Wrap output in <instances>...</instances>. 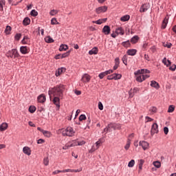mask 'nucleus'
<instances>
[{"instance_id":"f257e3e1","label":"nucleus","mask_w":176,"mask_h":176,"mask_svg":"<svg viewBox=\"0 0 176 176\" xmlns=\"http://www.w3.org/2000/svg\"><path fill=\"white\" fill-rule=\"evenodd\" d=\"M64 93V85H56V87L50 89L48 91V94L50 97L52 94L54 96V97H63Z\"/></svg>"},{"instance_id":"f03ea898","label":"nucleus","mask_w":176,"mask_h":176,"mask_svg":"<svg viewBox=\"0 0 176 176\" xmlns=\"http://www.w3.org/2000/svg\"><path fill=\"white\" fill-rule=\"evenodd\" d=\"M62 135L63 137H74L75 135V131L74 128L71 126H67L65 129H62Z\"/></svg>"},{"instance_id":"7ed1b4c3","label":"nucleus","mask_w":176,"mask_h":176,"mask_svg":"<svg viewBox=\"0 0 176 176\" xmlns=\"http://www.w3.org/2000/svg\"><path fill=\"white\" fill-rule=\"evenodd\" d=\"M6 56L7 57H10V58H17L20 57V54H19V52L16 49H12L11 50H9L6 53Z\"/></svg>"},{"instance_id":"20e7f679","label":"nucleus","mask_w":176,"mask_h":176,"mask_svg":"<svg viewBox=\"0 0 176 176\" xmlns=\"http://www.w3.org/2000/svg\"><path fill=\"white\" fill-rule=\"evenodd\" d=\"M107 10H108V7L107 6H100L99 8H97L96 9V12L98 14H100V13H105Z\"/></svg>"},{"instance_id":"39448f33","label":"nucleus","mask_w":176,"mask_h":176,"mask_svg":"<svg viewBox=\"0 0 176 176\" xmlns=\"http://www.w3.org/2000/svg\"><path fill=\"white\" fill-rule=\"evenodd\" d=\"M112 73H113V70L109 69L99 74L98 76L100 79H104V76H107V75H109V74H112Z\"/></svg>"},{"instance_id":"423d86ee","label":"nucleus","mask_w":176,"mask_h":176,"mask_svg":"<svg viewBox=\"0 0 176 176\" xmlns=\"http://www.w3.org/2000/svg\"><path fill=\"white\" fill-rule=\"evenodd\" d=\"M151 133V134H155L159 133V125H157V123L153 124Z\"/></svg>"},{"instance_id":"0eeeda50","label":"nucleus","mask_w":176,"mask_h":176,"mask_svg":"<svg viewBox=\"0 0 176 176\" xmlns=\"http://www.w3.org/2000/svg\"><path fill=\"white\" fill-rule=\"evenodd\" d=\"M149 8H151V6L149 5V3L143 4L140 8V13H144V12H146V10H148V9H149Z\"/></svg>"},{"instance_id":"6e6552de","label":"nucleus","mask_w":176,"mask_h":176,"mask_svg":"<svg viewBox=\"0 0 176 176\" xmlns=\"http://www.w3.org/2000/svg\"><path fill=\"white\" fill-rule=\"evenodd\" d=\"M139 145H140V146H142V148L144 151H146V149H148V148H149V143H148L147 142H145V141H140L139 142Z\"/></svg>"},{"instance_id":"1a4fd4ad","label":"nucleus","mask_w":176,"mask_h":176,"mask_svg":"<svg viewBox=\"0 0 176 176\" xmlns=\"http://www.w3.org/2000/svg\"><path fill=\"white\" fill-rule=\"evenodd\" d=\"M102 31L104 32V35H109V34H111V28L109 25H104Z\"/></svg>"},{"instance_id":"9d476101","label":"nucleus","mask_w":176,"mask_h":176,"mask_svg":"<svg viewBox=\"0 0 176 176\" xmlns=\"http://www.w3.org/2000/svg\"><path fill=\"white\" fill-rule=\"evenodd\" d=\"M90 76L89 74H84L81 78L82 82L84 83H87V82H90Z\"/></svg>"},{"instance_id":"9b49d317","label":"nucleus","mask_w":176,"mask_h":176,"mask_svg":"<svg viewBox=\"0 0 176 176\" xmlns=\"http://www.w3.org/2000/svg\"><path fill=\"white\" fill-rule=\"evenodd\" d=\"M20 52L22 54H27L30 52V49L27 46H21L20 47Z\"/></svg>"},{"instance_id":"f8f14e48","label":"nucleus","mask_w":176,"mask_h":176,"mask_svg":"<svg viewBox=\"0 0 176 176\" xmlns=\"http://www.w3.org/2000/svg\"><path fill=\"white\" fill-rule=\"evenodd\" d=\"M150 86H151V87H154V89H156V90H159V89H160V85L155 80L151 81Z\"/></svg>"},{"instance_id":"ddd939ff","label":"nucleus","mask_w":176,"mask_h":176,"mask_svg":"<svg viewBox=\"0 0 176 176\" xmlns=\"http://www.w3.org/2000/svg\"><path fill=\"white\" fill-rule=\"evenodd\" d=\"M60 96H54L52 102L58 107L60 108Z\"/></svg>"},{"instance_id":"4468645a","label":"nucleus","mask_w":176,"mask_h":176,"mask_svg":"<svg viewBox=\"0 0 176 176\" xmlns=\"http://www.w3.org/2000/svg\"><path fill=\"white\" fill-rule=\"evenodd\" d=\"M115 34L117 35H124V30L122 27L118 28L116 29Z\"/></svg>"},{"instance_id":"2eb2a0df","label":"nucleus","mask_w":176,"mask_h":176,"mask_svg":"<svg viewBox=\"0 0 176 176\" xmlns=\"http://www.w3.org/2000/svg\"><path fill=\"white\" fill-rule=\"evenodd\" d=\"M133 91V93L131 92ZM138 91H140V88L138 87H135L133 88V89H131V91L129 92V97H134V94L138 93Z\"/></svg>"},{"instance_id":"dca6fc26","label":"nucleus","mask_w":176,"mask_h":176,"mask_svg":"<svg viewBox=\"0 0 176 176\" xmlns=\"http://www.w3.org/2000/svg\"><path fill=\"white\" fill-rule=\"evenodd\" d=\"M23 153H25V155H27L28 156H30L31 148L28 146H25L23 148Z\"/></svg>"},{"instance_id":"f3484780","label":"nucleus","mask_w":176,"mask_h":176,"mask_svg":"<svg viewBox=\"0 0 176 176\" xmlns=\"http://www.w3.org/2000/svg\"><path fill=\"white\" fill-rule=\"evenodd\" d=\"M66 70L67 69H65V67L58 68L56 72V76H60L63 74V72H65Z\"/></svg>"},{"instance_id":"a211bd4d","label":"nucleus","mask_w":176,"mask_h":176,"mask_svg":"<svg viewBox=\"0 0 176 176\" xmlns=\"http://www.w3.org/2000/svg\"><path fill=\"white\" fill-rule=\"evenodd\" d=\"M126 54H128V56H135V54H137V50L135 49L128 50L126 52Z\"/></svg>"},{"instance_id":"6ab92c4d","label":"nucleus","mask_w":176,"mask_h":176,"mask_svg":"<svg viewBox=\"0 0 176 176\" xmlns=\"http://www.w3.org/2000/svg\"><path fill=\"white\" fill-rule=\"evenodd\" d=\"M98 53V48L97 47H93L91 50L89 51V54L93 56V54H97Z\"/></svg>"},{"instance_id":"aec40b11","label":"nucleus","mask_w":176,"mask_h":176,"mask_svg":"<svg viewBox=\"0 0 176 176\" xmlns=\"http://www.w3.org/2000/svg\"><path fill=\"white\" fill-rule=\"evenodd\" d=\"M168 23V18H167V16H166L162 23V30H164L166 28V27H167Z\"/></svg>"},{"instance_id":"412c9836","label":"nucleus","mask_w":176,"mask_h":176,"mask_svg":"<svg viewBox=\"0 0 176 176\" xmlns=\"http://www.w3.org/2000/svg\"><path fill=\"white\" fill-rule=\"evenodd\" d=\"M37 100L38 102H45V101H46V96H45L43 94H41L37 98Z\"/></svg>"},{"instance_id":"4be33fe9","label":"nucleus","mask_w":176,"mask_h":176,"mask_svg":"<svg viewBox=\"0 0 176 176\" xmlns=\"http://www.w3.org/2000/svg\"><path fill=\"white\" fill-rule=\"evenodd\" d=\"M102 142H104V138H100L98 140V141H97L95 143V146L98 149V148H100V146H101V144H102Z\"/></svg>"},{"instance_id":"5701e85b","label":"nucleus","mask_w":176,"mask_h":176,"mask_svg":"<svg viewBox=\"0 0 176 176\" xmlns=\"http://www.w3.org/2000/svg\"><path fill=\"white\" fill-rule=\"evenodd\" d=\"M8 129V123L3 122L1 124H0V131H5Z\"/></svg>"},{"instance_id":"b1692460","label":"nucleus","mask_w":176,"mask_h":176,"mask_svg":"<svg viewBox=\"0 0 176 176\" xmlns=\"http://www.w3.org/2000/svg\"><path fill=\"white\" fill-rule=\"evenodd\" d=\"M29 42H30V37H28V36H24L23 38L22 39V43L23 45H28Z\"/></svg>"},{"instance_id":"393cba45","label":"nucleus","mask_w":176,"mask_h":176,"mask_svg":"<svg viewBox=\"0 0 176 176\" xmlns=\"http://www.w3.org/2000/svg\"><path fill=\"white\" fill-rule=\"evenodd\" d=\"M31 23V19L28 17H25L23 21V25H30Z\"/></svg>"},{"instance_id":"a878e982","label":"nucleus","mask_w":176,"mask_h":176,"mask_svg":"<svg viewBox=\"0 0 176 176\" xmlns=\"http://www.w3.org/2000/svg\"><path fill=\"white\" fill-rule=\"evenodd\" d=\"M67 49H68V45L65 44H61L60 46L59 47L60 52H64L65 50H67Z\"/></svg>"},{"instance_id":"bb28decb","label":"nucleus","mask_w":176,"mask_h":176,"mask_svg":"<svg viewBox=\"0 0 176 176\" xmlns=\"http://www.w3.org/2000/svg\"><path fill=\"white\" fill-rule=\"evenodd\" d=\"M130 20V15H124L120 18L121 21H129Z\"/></svg>"},{"instance_id":"cd10ccee","label":"nucleus","mask_w":176,"mask_h":176,"mask_svg":"<svg viewBox=\"0 0 176 176\" xmlns=\"http://www.w3.org/2000/svg\"><path fill=\"white\" fill-rule=\"evenodd\" d=\"M138 39H140V37L138 36H134L131 38V43H137L138 42Z\"/></svg>"},{"instance_id":"c85d7f7f","label":"nucleus","mask_w":176,"mask_h":176,"mask_svg":"<svg viewBox=\"0 0 176 176\" xmlns=\"http://www.w3.org/2000/svg\"><path fill=\"white\" fill-rule=\"evenodd\" d=\"M45 42L47 43H53V42H54V40L50 36H47L45 38Z\"/></svg>"},{"instance_id":"c756f323","label":"nucleus","mask_w":176,"mask_h":176,"mask_svg":"<svg viewBox=\"0 0 176 176\" xmlns=\"http://www.w3.org/2000/svg\"><path fill=\"white\" fill-rule=\"evenodd\" d=\"M122 46H124V47H130L131 46V43H130V41H124L122 43Z\"/></svg>"},{"instance_id":"7c9ffc66","label":"nucleus","mask_w":176,"mask_h":176,"mask_svg":"<svg viewBox=\"0 0 176 176\" xmlns=\"http://www.w3.org/2000/svg\"><path fill=\"white\" fill-rule=\"evenodd\" d=\"M113 78H114V80H118L119 79H121L122 78V74L114 73L113 74Z\"/></svg>"},{"instance_id":"2f4dec72","label":"nucleus","mask_w":176,"mask_h":176,"mask_svg":"<svg viewBox=\"0 0 176 176\" xmlns=\"http://www.w3.org/2000/svg\"><path fill=\"white\" fill-rule=\"evenodd\" d=\"M11 31H12V27H10V25H7L6 29H5V33L7 35H9V34H10Z\"/></svg>"},{"instance_id":"473e14b6","label":"nucleus","mask_w":176,"mask_h":176,"mask_svg":"<svg viewBox=\"0 0 176 176\" xmlns=\"http://www.w3.org/2000/svg\"><path fill=\"white\" fill-rule=\"evenodd\" d=\"M122 61L124 65H127V55H124L122 58Z\"/></svg>"},{"instance_id":"72a5a7b5","label":"nucleus","mask_w":176,"mask_h":176,"mask_svg":"<svg viewBox=\"0 0 176 176\" xmlns=\"http://www.w3.org/2000/svg\"><path fill=\"white\" fill-rule=\"evenodd\" d=\"M153 166L156 167V168H160L162 164L160 163V162L155 161L153 162Z\"/></svg>"},{"instance_id":"f704fd0d","label":"nucleus","mask_w":176,"mask_h":176,"mask_svg":"<svg viewBox=\"0 0 176 176\" xmlns=\"http://www.w3.org/2000/svg\"><path fill=\"white\" fill-rule=\"evenodd\" d=\"M175 109V107H174V105H170L168 107V112L169 113H172V112H174Z\"/></svg>"},{"instance_id":"c9c22d12","label":"nucleus","mask_w":176,"mask_h":176,"mask_svg":"<svg viewBox=\"0 0 176 176\" xmlns=\"http://www.w3.org/2000/svg\"><path fill=\"white\" fill-rule=\"evenodd\" d=\"M71 53V51L66 52L64 54H60L61 58H65V57H68L69 56V54Z\"/></svg>"},{"instance_id":"e433bc0d","label":"nucleus","mask_w":176,"mask_h":176,"mask_svg":"<svg viewBox=\"0 0 176 176\" xmlns=\"http://www.w3.org/2000/svg\"><path fill=\"white\" fill-rule=\"evenodd\" d=\"M35 111H36V107H35L34 106H30L29 107V112H30V113H34Z\"/></svg>"},{"instance_id":"4c0bfd02","label":"nucleus","mask_w":176,"mask_h":176,"mask_svg":"<svg viewBox=\"0 0 176 176\" xmlns=\"http://www.w3.org/2000/svg\"><path fill=\"white\" fill-rule=\"evenodd\" d=\"M43 135H45V137H47V138H50L52 135V133L47 131H44L43 132Z\"/></svg>"},{"instance_id":"58836bf2","label":"nucleus","mask_w":176,"mask_h":176,"mask_svg":"<svg viewBox=\"0 0 176 176\" xmlns=\"http://www.w3.org/2000/svg\"><path fill=\"white\" fill-rule=\"evenodd\" d=\"M135 164V161L134 160H131L129 164H128V167H134V165Z\"/></svg>"},{"instance_id":"ea45409f","label":"nucleus","mask_w":176,"mask_h":176,"mask_svg":"<svg viewBox=\"0 0 176 176\" xmlns=\"http://www.w3.org/2000/svg\"><path fill=\"white\" fill-rule=\"evenodd\" d=\"M30 15L32 16L33 17H36V16H38V12L35 10H32L30 12Z\"/></svg>"},{"instance_id":"a19ab883","label":"nucleus","mask_w":176,"mask_h":176,"mask_svg":"<svg viewBox=\"0 0 176 176\" xmlns=\"http://www.w3.org/2000/svg\"><path fill=\"white\" fill-rule=\"evenodd\" d=\"M136 80H137V82H139L140 83L144 82V78H143L142 75L138 76L136 78Z\"/></svg>"},{"instance_id":"79ce46f5","label":"nucleus","mask_w":176,"mask_h":176,"mask_svg":"<svg viewBox=\"0 0 176 176\" xmlns=\"http://www.w3.org/2000/svg\"><path fill=\"white\" fill-rule=\"evenodd\" d=\"M57 13H58V10H52L50 12V16H56V14H57Z\"/></svg>"},{"instance_id":"37998d69","label":"nucleus","mask_w":176,"mask_h":176,"mask_svg":"<svg viewBox=\"0 0 176 176\" xmlns=\"http://www.w3.org/2000/svg\"><path fill=\"white\" fill-rule=\"evenodd\" d=\"M79 122H82V120H86L87 118H86V115L85 114H81L80 116H79Z\"/></svg>"},{"instance_id":"c03bdc74","label":"nucleus","mask_w":176,"mask_h":176,"mask_svg":"<svg viewBox=\"0 0 176 176\" xmlns=\"http://www.w3.org/2000/svg\"><path fill=\"white\" fill-rule=\"evenodd\" d=\"M131 140L128 139L127 143L124 146V149H126V151H129V148H130V144H131Z\"/></svg>"},{"instance_id":"a18cd8bd","label":"nucleus","mask_w":176,"mask_h":176,"mask_svg":"<svg viewBox=\"0 0 176 176\" xmlns=\"http://www.w3.org/2000/svg\"><path fill=\"white\" fill-rule=\"evenodd\" d=\"M97 149H98L96 145H93L89 151V153H93V152H96V151H97Z\"/></svg>"},{"instance_id":"49530a36","label":"nucleus","mask_w":176,"mask_h":176,"mask_svg":"<svg viewBox=\"0 0 176 176\" xmlns=\"http://www.w3.org/2000/svg\"><path fill=\"white\" fill-rule=\"evenodd\" d=\"M111 127H112V125L111 124H109L107 126H106L104 129V133H108V131H109L111 130Z\"/></svg>"},{"instance_id":"de8ad7c7","label":"nucleus","mask_w":176,"mask_h":176,"mask_svg":"<svg viewBox=\"0 0 176 176\" xmlns=\"http://www.w3.org/2000/svg\"><path fill=\"white\" fill-rule=\"evenodd\" d=\"M51 24L52 25H56V24H58V23L57 22V19L56 18H52L51 20Z\"/></svg>"},{"instance_id":"09e8293b","label":"nucleus","mask_w":176,"mask_h":176,"mask_svg":"<svg viewBox=\"0 0 176 176\" xmlns=\"http://www.w3.org/2000/svg\"><path fill=\"white\" fill-rule=\"evenodd\" d=\"M92 23H94V24H98V25L102 24V19H98L97 21H93Z\"/></svg>"},{"instance_id":"8fccbe9b","label":"nucleus","mask_w":176,"mask_h":176,"mask_svg":"<svg viewBox=\"0 0 176 176\" xmlns=\"http://www.w3.org/2000/svg\"><path fill=\"white\" fill-rule=\"evenodd\" d=\"M3 5H5V1H0V12H2V10H3Z\"/></svg>"},{"instance_id":"3c124183","label":"nucleus","mask_w":176,"mask_h":176,"mask_svg":"<svg viewBox=\"0 0 176 176\" xmlns=\"http://www.w3.org/2000/svg\"><path fill=\"white\" fill-rule=\"evenodd\" d=\"M43 163L45 166H49V157L44 158Z\"/></svg>"},{"instance_id":"603ef678","label":"nucleus","mask_w":176,"mask_h":176,"mask_svg":"<svg viewBox=\"0 0 176 176\" xmlns=\"http://www.w3.org/2000/svg\"><path fill=\"white\" fill-rule=\"evenodd\" d=\"M20 38H21V34L20 33L16 34L14 36L15 41H20Z\"/></svg>"},{"instance_id":"864d4df0","label":"nucleus","mask_w":176,"mask_h":176,"mask_svg":"<svg viewBox=\"0 0 176 176\" xmlns=\"http://www.w3.org/2000/svg\"><path fill=\"white\" fill-rule=\"evenodd\" d=\"M70 148L74 146H78V142H73L72 143H69Z\"/></svg>"},{"instance_id":"5fc2aeb1","label":"nucleus","mask_w":176,"mask_h":176,"mask_svg":"<svg viewBox=\"0 0 176 176\" xmlns=\"http://www.w3.org/2000/svg\"><path fill=\"white\" fill-rule=\"evenodd\" d=\"M62 173H74V169H64Z\"/></svg>"},{"instance_id":"6e6d98bb","label":"nucleus","mask_w":176,"mask_h":176,"mask_svg":"<svg viewBox=\"0 0 176 176\" xmlns=\"http://www.w3.org/2000/svg\"><path fill=\"white\" fill-rule=\"evenodd\" d=\"M90 123H91V119L90 118V116H89L86 122V126L89 127V124H90Z\"/></svg>"},{"instance_id":"4d7b16f0","label":"nucleus","mask_w":176,"mask_h":176,"mask_svg":"<svg viewBox=\"0 0 176 176\" xmlns=\"http://www.w3.org/2000/svg\"><path fill=\"white\" fill-rule=\"evenodd\" d=\"M98 108L100 111H102V109H104V105H102V103L101 102H98Z\"/></svg>"},{"instance_id":"13d9d810","label":"nucleus","mask_w":176,"mask_h":176,"mask_svg":"<svg viewBox=\"0 0 176 176\" xmlns=\"http://www.w3.org/2000/svg\"><path fill=\"white\" fill-rule=\"evenodd\" d=\"M164 46V47H168V49H171V46H173V44H171V43H167Z\"/></svg>"},{"instance_id":"bf43d9fd","label":"nucleus","mask_w":176,"mask_h":176,"mask_svg":"<svg viewBox=\"0 0 176 176\" xmlns=\"http://www.w3.org/2000/svg\"><path fill=\"white\" fill-rule=\"evenodd\" d=\"M164 133L166 135L168 134V127L167 126L164 127Z\"/></svg>"},{"instance_id":"052dcab7","label":"nucleus","mask_w":176,"mask_h":176,"mask_svg":"<svg viewBox=\"0 0 176 176\" xmlns=\"http://www.w3.org/2000/svg\"><path fill=\"white\" fill-rule=\"evenodd\" d=\"M107 79H108V80H114L113 74L108 76H107Z\"/></svg>"},{"instance_id":"680f3d73","label":"nucleus","mask_w":176,"mask_h":176,"mask_svg":"<svg viewBox=\"0 0 176 176\" xmlns=\"http://www.w3.org/2000/svg\"><path fill=\"white\" fill-rule=\"evenodd\" d=\"M170 71H175L176 69V65H173L171 67H169Z\"/></svg>"},{"instance_id":"e2e57ef3","label":"nucleus","mask_w":176,"mask_h":176,"mask_svg":"<svg viewBox=\"0 0 176 176\" xmlns=\"http://www.w3.org/2000/svg\"><path fill=\"white\" fill-rule=\"evenodd\" d=\"M115 64L119 65L120 64V60L119 59V58H115Z\"/></svg>"},{"instance_id":"0e129e2a","label":"nucleus","mask_w":176,"mask_h":176,"mask_svg":"<svg viewBox=\"0 0 176 176\" xmlns=\"http://www.w3.org/2000/svg\"><path fill=\"white\" fill-rule=\"evenodd\" d=\"M144 163H145L144 160H140L138 166H144Z\"/></svg>"},{"instance_id":"69168bd1","label":"nucleus","mask_w":176,"mask_h":176,"mask_svg":"<svg viewBox=\"0 0 176 176\" xmlns=\"http://www.w3.org/2000/svg\"><path fill=\"white\" fill-rule=\"evenodd\" d=\"M59 58H61V54H57L54 56L55 60H59Z\"/></svg>"},{"instance_id":"338daca9","label":"nucleus","mask_w":176,"mask_h":176,"mask_svg":"<svg viewBox=\"0 0 176 176\" xmlns=\"http://www.w3.org/2000/svg\"><path fill=\"white\" fill-rule=\"evenodd\" d=\"M45 142V140L39 139L37 140V144H43Z\"/></svg>"},{"instance_id":"774afa93","label":"nucleus","mask_w":176,"mask_h":176,"mask_svg":"<svg viewBox=\"0 0 176 176\" xmlns=\"http://www.w3.org/2000/svg\"><path fill=\"white\" fill-rule=\"evenodd\" d=\"M69 148H71V146H69V143L67 144L65 146H63V149L67 150L69 149Z\"/></svg>"}]
</instances>
